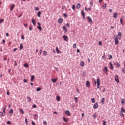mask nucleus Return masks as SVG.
<instances>
[{
  "label": "nucleus",
  "instance_id": "nucleus-1",
  "mask_svg": "<svg viewBox=\"0 0 125 125\" xmlns=\"http://www.w3.org/2000/svg\"><path fill=\"white\" fill-rule=\"evenodd\" d=\"M95 83H97V88H99L100 86V79H97V81L95 80Z\"/></svg>",
  "mask_w": 125,
  "mask_h": 125
},
{
  "label": "nucleus",
  "instance_id": "nucleus-2",
  "mask_svg": "<svg viewBox=\"0 0 125 125\" xmlns=\"http://www.w3.org/2000/svg\"><path fill=\"white\" fill-rule=\"evenodd\" d=\"M114 38L115 40V44H118L119 43V40H118V35H114Z\"/></svg>",
  "mask_w": 125,
  "mask_h": 125
},
{
  "label": "nucleus",
  "instance_id": "nucleus-3",
  "mask_svg": "<svg viewBox=\"0 0 125 125\" xmlns=\"http://www.w3.org/2000/svg\"><path fill=\"white\" fill-rule=\"evenodd\" d=\"M103 71L105 75L108 74V67H107V66H104V68L103 69Z\"/></svg>",
  "mask_w": 125,
  "mask_h": 125
},
{
  "label": "nucleus",
  "instance_id": "nucleus-4",
  "mask_svg": "<svg viewBox=\"0 0 125 125\" xmlns=\"http://www.w3.org/2000/svg\"><path fill=\"white\" fill-rule=\"evenodd\" d=\"M5 115V108H4L3 109L2 112L0 111V116H1V117H4Z\"/></svg>",
  "mask_w": 125,
  "mask_h": 125
},
{
  "label": "nucleus",
  "instance_id": "nucleus-5",
  "mask_svg": "<svg viewBox=\"0 0 125 125\" xmlns=\"http://www.w3.org/2000/svg\"><path fill=\"white\" fill-rule=\"evenodd\" d=\"M115 81L117 83H120V80H119V76L115 75Z\"/></svg>",
  "mask_w": 125,
  "mask_h": 125
},
{
  "label": "nucleus",
  "instance_id": "nucleus-6",
  "mask_svg": "<svg viewBox=\"0 0 125 125\" xmlns=\"http://www.w3.org/2000/svg\"><path fill=\"white\" fill-rule=\"evenodd\" d=\"M93 108L94 109H97V108H98V104L97 103H96L94 104Z\"/></svg>",
  "mask_w": 125,
  "mask_h": 125
},
{
  "label": "nucleus",
  "instance_id": "nucleus-7",
  "mask_svg": "<svg viewBox=\"0 0 125 125\" xmlns=\"http://www.w3.org/2000/svg\"><path fill=\"white\" fill-rule=\"evenodd\" d=\"M58 22H59V24H62V23H63V19L62 18L59 19Z\"/></svg>",
  "mask_w": 125,
  "mask_h": 125
},
{
  "label": "nucleus",
  "instance_id": "nucleus-8",
  "mask_svg": "<svg viewBox=\"0 0 125 125\" xmlns=\"http://www.w3.org/2000/svg\"><path fill=\"white\" fill-rule=\"evenodd\" d=\"M62 29H63V31H64V33H67V31H68V29H67L66 26L63 25L62 27Z\"/></svg>",
  "mask_w": 125,
  "mask_h": 125
},
{
  "label": "nucleus",
  "instance_id": "nucleus-9",
  "mask_svg": "<svg viewBox=\"0 0 125 125\" xmlns=\"http://www.w3.org/2000/svg\"><path fill=\"white\" fill-rule=\"evenodd\" d=\"M117 17H118V13H117V12H115L113 16V18H115V19H117Z\"/></svg>",
  "mask_w": 125,
  "mask_h": 125
},
{
  "label": "nucleus",
  "instance_id": "nucleus-10",
  "mask_svg": "<svg viewBox=\"0 0 125 125\" xmlns=\"http://www.w3.org/2000/svg\"><path fill=\"white\" fill-rule=\"evenodd\" d=\"M62 38H63L64 42H67V39H68V36H67L66 35H63L62 36Z\"/></svg>",
  "mask_w": 125,
  "mask_h": 125
},
{
  "label": "nucleus",
  "instance_id": "nucleus-11",
  "mask_svg": "<svg viewBox=\"0 0 125 125\" xmlns=\"http://www.w3.org/2000/svg\"><path fill=\"white\" fill-rule=\"evenodd\" d=\"M15 7V4H13L12 5V6L10 8V11H12L13 10V9H14V8Z\"/></svg>",
  "mask_w": 125,
  "mask_h": 125
},
{
  "label": "nucleus",
  "instance_id": "nucleus-12",
  "mask_svg": "<svg viewBox=\"0 0 125 125\" xmlns=\"http://www.w3.org/2000/svg\"><path fill=\"white\" fill-rule=\"evenodd\" d=\"M65 115H66V116H71L70 111L69 110H66L65 111Z\"/></svg>",
  "mask_w": 125,
  "mask_h": 125
},
{
  "label": "nucleus",
  "instance_id": "nucleus-13",
  "mask_svg": "<svg viewBox=\"0 0 125 125\" xmlns=\"http://www.w3.org/2000/svg\"><path fill=\"white\" fill-rule=\"evenodd\" d=\"M56 51L57 53V54H59V53H61V52L59 50V49H58V47H56Z\"/></svg>",
  "mask_w": 125,
  "mask_h": 125
},
{
  "label": "nucleus",
  "instance_id": "nucleus-14",
  "mask_svg": "<svg viewBox=\"0 0 125 125\" xmlns=\"http://www.w3.org/2000/svg\"><path fill=\"white\" fill-rule=\"evenodd\" d=\"M109 65L110 66V70H113L114 69V66H113V64L110 62H109Z\"/></svg>",
  "mask_w": 125,
  "mask_h": 125
},
{
  "label": "nucleus",
  "instance_id": "nucleus-15",
  "mask_svg": "<svg viewBox=\"0 0 125 125\" xmlns=\"http://www.w3.org/2000/svg\"><path fill=\"white\" fill-rule=\"evenodd\" d=\"M87 19H88L89 23H91L92 22V19H91V18H90V17L88 16L87 17Z\"/></svg>",
  "mask_w": 125,
  "mask_h": 125
},
{
  "label": "nucleus",
  "instance_id": "nucleus-16",
  "mask_svg": "<svg viewBox=\"0 0 125 125\" xmlns=\"http://www.w3.org/2000/svg\"><path fill=\"white\" fill-rule=\"evenodd\" d=\"M118 36H119L118 40H121V39H122V33L121 32H119Z\"/></svg>",
  "mask_w": 125,
  "mask_h": 125
},
{
  "label": "nucleus",
  "instance_id": "nucleus-17",
  "mask_svg": "<svg viewBox=\"0 0 125 125\" xmlns=\"http://www.w3.org/2000/svg\"><path fill=\"white\" fill-rule=\"evenodd\" d=\"M76 8L77 9H80L81 8V4H80L79 3H77V6H76Z\"/></svg>",
  "mask_w": 125,
  "mask_h": 125
},
{
  "label": "nucleus",
  "instance_id": "nucleus-18",
  "mask_svg": "<svg viewBox=\"0 0 125 125\" xmlns=\"http://www.w3.org/2000/svg\"><path fill=\"white\" fill-rule=\"evenodd\" d=\"M32 21L34 26H36V21L35 20V19H32Z\"/></svg>",
  "mask_w": 125,
  "mask_h": 125
},
{
  "label": "nucleus",
  "instance_id": "nucleus-19",
  "mask_svg": "<svg viewBox=\"0 0 125 125\" xmlns=\"http://www.w3.org/2000/svg\"><path fill=\"white\" fill-rule=\"evenodd\" d=\"M34 80H35V76L32 75L31 78V82H33Z\"/></svg>",
  "mask_w": 125,
  "mask_h": 125
},
{
  "label": "nucleus",
  "instance_id": "nucleus-20",
  "mask_svg": "<svg viewBox=\"0 0 125 125\" xmlns=\"http://www.w3.org/2000/svg\"><path fill=\"white\" fill-rule=\"evenodd\" d=\"M80 65L81 67H83V66H84V62H83V61H81L80 62Z\"/></svg>",
  "mask_w": 125,
  "mask_h": 125
},
{
  "label": "nucleus",
  "instance_id": "nucleus-21",
  "mask_svg": "<svg viewBox=\"0 0 125 125\" xmlns=\"http://www.w3.org/2000/svg\"><path fill=\"white\" fill-rule=\"evenodd\" d=\"M92 117H93V119H96V118H97V115H96V114L94 113L92 115Z\"/></svg>",
  "mask_w": 125,
  "mask_h": 125
},
{
  "label": "nucleus",
  "instance_id": "nucleus-22",
  "mask_svg": "<svg viewBox=\"0 0 125 125\" xmlns=\"http://www.w3.org/2000/svg\"><path fill=\"white\" fill-rule=\"evenodd\" d=\"M86 86H88L89 85H90V82H89V81H86Z\"/></svg>",
  "mask_w": 125,
  "mask_h": 125
},
{
  "label": "nucleus",
  "instance_id": "nucleus-23",
  "mask_svg": "<svg viewBox=\"0 0 125 125\" xmlns=\"http://www.w3.org/2000/svg\"><path fill=\"white\" fill-rule=\"evenodd\" d=\"M41 14H42V12H41V11H38V13H37V16H38L39 17H41Z\"/></svg>",
  "mask_w": 125,
  "mask_h": 125
},
{
  "label": "nucleus",
  "instance_id": "nucleus-24",
  "mask_svg": "<svg viewBox=\"0 0 125 125\" xmlns=\"http://www.w3.org/2000/svg\"><path fill=\"white\" fill-rule=\"evenodd\" d=\"M37 29H38L40 31H42V26H41L40 25L37 26Z\"/></svg>",
  "mask_w": 125,
  "mask_h": 125
},
{
  "label": "nucleus",
  "instance_id": "nucleus-25",
  "mask_svg": "<svg viewBox=\"0 0 125 125\" xmlns=\"http://www.w3.org/2000/svg\"><path fill=\"white\" fill-rule=\"evenodd\" d=\"M51 81L52 83H55L56 82H57V79H52Z\"/></svg>",
  "mask_w": 125,
  "mask_h": 125
},
{
  "label": "nucleus",
  "instance_id": "nucleus-26",
  "mask_svg": "<svg viewBox=\"0 0 125 125\" xmlns=\"http://www.w3.org/2000/svg\"><path fill=\"white\" fill-rule=\"evenodd\" d=\"M107 7V4L105 3L103 6H102V8L103 9H105Z\"/></svg>",
  "mask_w": 125,
  "mask_h": 125
},
{
  "label": "nucleus",
  "instance_id": "nucleus-27",
  "mask_svg": "<svg viewBox=\"0 0 125 125\" xmlns=\"http://www.w3.org/2000/svg\"><path fill=\"white\" fill-rule=\"evenodd\" d=\"M23 66L25 68H28V67H29V64L28 63H24Z\"/></svg>",
  "mask_w": 125,
  "mask_h": 125
},
{
  "label": "nucleus",
  "instance_id": "nucleus-28",
  "mask_svg": "<svg viewBox=\"0 0 125 125\" xmlns=\"http://www.w3.org/2000/svg\"><path fill=\"white\" fill-rule=\"evenodd\" d=\"M104 101H105V98H103L101 100V103L104 104Z\"/></svg>",
  "mask_w": 125,
  "mask_h": 125
},
{
  "label": "nucleus",
  "instance_id": "nucleus-29",
  "mask_svg": "<svg viewBox=\"0 0 125 125\" xmlns=\"http://www.w3.org/2000/svg\"><path fill=\"white\" fill-rule=\"evenodd\" d=\"M9 114H13V109H12V108H11L10 109V110H9Z\"/></svg>",
  "mask_w": 125,
  "mask_h": 125
},
{
  "label": "nucleus",
  "instance_id": "nucleus-30",
  "mask_svg": "<svg viewBox=\"0 0 125 125\" xmlns=\"http://www.w3.org/2000/svg\"><path fill=\"white\" fill-rule=\"evenodd\" d=\"M56 99L57 101H60V97L59 96H57L56 97Z\"/></svg>",
  "mask_w": 125,
  "mask_h": 125
},
{
  "label": "nucleus",
  "instance_id": "nucleus-31",
  "mask_svg": "<svg viewBox=\"0 0 125 125\" xmlns=\"http://www.w3.org/2000/svg\"><path fill=\"white\" fill-rule=\"evenodd\" d=\"M20 49H23V44L22 43L20 44Z\"/></svg>",
  "mask_w": 125,
  "mask_h": 125
},
{
  "label": "nucleus",
  "instance_id": "nucleus-32",
  "mask_svg": "<svg viewBox=\"0 0 125 125\" xmlns=\"http://www.w3.org/2000/svg\"><path fill=\"white\" fill-rule=\"evenodd\" d=\"M36 90L37 91H41V90H42V88H40V87H37V89H36Z\"/></svg>",
  "mask_w": 125,
  "mask_h": 125
},
{
  "label": "nucleus",
  "instance_id": "nucleus-33",
  "mask_svg": "<svg viewBox=\"0 0 125 125\" xmlns=\"http://www.w3.org/2000/svg\"><path fill=\"white\" fill-rule=\"evenodd\" d=\"M81 15H82V16H84L85 15H84V12L83 11V10H82L81 11Z\"/></svg>",
  "mask_w": 125,
  "mask_h": 125
},
{
  "label": "nucleus",
  "instance_id": "nucleus-34",
  "mask_svg": "<svg viewBox=\"0 0 125 125\" xmlns=\"http://www.w3.org/2000/svg\"><path fill=\"white\" fill-rule=\"evenodd\" d=\"M92 103H95V99L94 98L91 99Z\"/></svg>",
  "mask_w": 125,
  "mask_h": 125
},
{
  "label": "nucleus",
  "instance_id": "nucleus-35",
  "mask_svg": "<svg viewBox=\"0 0 125 125\" xmlns=\"http://www.w3.org/2000/svg\"><path fill=\"white\" fill-rule=\"evenodd\" d=\"M72 9L73 10H75V9H76V6H75V4L72 5Z\"/></svg>",
  "mask_w": 125,
  "mask_h": 125
},
{
  "label": "nucleus",
  "instance_id": "nucleus-36",
  "mask_svg": "<svg viewBox=\"0 0 125 125\" xmlns=\"http://www.w3.org/2000/svg\"><path fill=\"white\" fill-rule=\"evenodd\" d=\"M20 112H21V114H24V110H23L22 109H20Z\"/></svg>",
  "mask_w": 125,
  "mask_h": 125
},
{
  "label": "nucleus",
  "instance_id": "nucleus-37",
  "mask_svg": "<svg viewBox=\"0 0 125 125\" xmlns=\"http://www.w3.org/2000/svg\"><path fill=\"white\" fill-rule=\"evenodd\" d=\"M63 121H64L65 123H67L68 122V120L65 118V117H63Z\"/></svg>",
  "mask_w": 125,
  "mask_h": 125
},
{
  "label": "nucleus",
  "instance_id": "nucleus-38",
  "mask_svg": "<svg viewBox=\"0 0 125 125\" xmlns=\"http://www.w3.org/2000/svg\"><path fill=\"white\" fill-rule=\"evenodd\" d=\"M27 99H28V101H29V102H31V101H32V99H31V97H28L27 98Z\"/></svg>",
  "mask_w": 125,
  "mask_h": 125
},
{
  "label": "nucleus",
  "instance_id": "nucleus-39",
  "mask_svg": "<svg viewBox=\"0 0 125 125\" xmlns=\"http://www.w3.org/2000/svg\"><path fill=\"white\" fill-rule=\"evenodd\" d=\"M25 122L26 125H28V119L27 118L25 119Z\"/></svg>",
  "mask_w": 125,
  "mask_h": 125
},
{
  "label": "nucleus",
  "instance_id": "nucleus-40",
  "mask_svg": "<svg viewBox=\"0 0 125 125\" xmlns=\"http://www.w3.org/2000/svg\"><path fill=\"white\" fill-rule=\"evenodd\" d=\"M43 125H47V122H46V121H43Z\"/></svg>",
  "mask_w": 125,
  "mask_h": 125
},
{
  "label": "nucleus",
  "instance_id": "nucleus-41",
  "mask_svg": "<svg viewBox=\"0 0 125 125\" xmlns=\"http://www.w3.org/2000/svg\"><path fill=\"white\" fill-rule=\"evenodd\" d=\"M33 117H34V119H37V117H38V115L37 114H34L33 115Z\"/></svg>",
  "mask_w": 125,
  "mask_h": 125
},
{
  "label": "nucleus",
  "instance_id": "nucleus-42",
  "mask_svg": "<svg viewBox=\"0 0 125 125\" xmlns=\"http://www.w3.org/2000/svg\"><path fill=\"white\" fill-rule=\"evenodd\" d=\"M125 99H122L121 101L122 104H125Z\"/></svg>",
  "mask_w": 125,
  "mask_h": 125
},
{
  "label": "nucleus",
  "instance_id": "nucleus-43",
  "mask_svg": "<svg viewBox=\"0 0 125 125\" xmlns=\"http://www.w3.org/2000/svg\"><path fill=\"white\" fill-rule=\"evenodd\" d=\"M73 48H76L77 47V44L76 43H74L73 45Z\"/></svg>",
  "mask_w": 125,
  "mask_h": 125
},
{
  "label": "nucleus",
  "instance_id": "nucleus-44",
  "mask_svg": "<svg viewBox=\"0 0 125 125\" xmlns=\"http://www.w3.org/2000/svg\"><path fill=\"white\" fill-rule=\"evenodd\" d=\"M6 124L7 125H11V122L10 121H7Z\"/></svg>",
  "mask_w": 125,
  "mask_h": 125
},
{
  "label": "nucleus",
  "instance_id": "nucleus-45",
  "mask_svg": "<svg viewBox=\"0 0 125 125\" xmlns=\"http://www.w3.org/2000/svg\"><path fill=\"white\" fill-rule=\"evenodd\" d=\"M66 25L67 26V27H68V28H70V23H67Z\"/></svg>",
  "mask_w": 125,
  "mask_h": 125
},
{
  "label": "nucleus",
  "instance_id": "nucleus-46",
  "mask_svg": "<svg viewBox=\"0 0 125 125\" xmlns=\"http://www.w3.org/2000/svg\"><path fill=\"white\" fill-rule=\"evenodd\" d=\"M74 99L75 100V102L78 103V98L77 97L74 98Z\"/></svg>",
  "mask_w": 125,
  "mask_h": 125
},
{
  "label": "nucleus",
  "instance_id": "nucleus-47",
  "mask_svg": "<svg viewBox=\"0 0 125 125\" xmlns=\"http://www.w3.org/2000/svg\"><path fill=\"white\" fill-rule=\"evenodd\" d=\"M43 53L44 54V55H46L47 54V52H46V51H43Z\"/></svg>",
  "mask_w": 125,
  "mask_h": 125
},
{
  "label": "nucleus",
  "instance_id": "nucleus-48",
  "mask_svg": "<svg viewBox=\"0 0 125 125\" xmlns=\"http://www.w3.org/2000/svg\"><path fill=\"white\" fill-rule=\"evenodd\" d=\"M3 21H4L3 19H0V24H1V23H2Z\"/></svg>",
  "mask_w": 125,
  "mask_h": 125
},
{
  "label": "nucleus",
  "instance_id": "nucleus-49",
  "mask_svg": "<svg viewBox=\"0 0 125 125\" xmlns=\"http://www.w3.org/2000/svg\"><path fill=\"white\" fill-rule=\"evenodd\" d=\"M121 111H122V112H123V113H125V110L124 109V108L123 107L121 108Z\"/></svg>",
  "mask_w": 125,
  "mask_h": 125
},
{
  "label": "nucleus",
  "instance_id": "nucleus-50",
  "mask_svg": "<svg viewBox=\"0 0 125 125\" xmlns=\"http://www.w3.org/2000/svg\"><path fill=\"white\" fill-rule=\"evenodd\" d=\"M122 72L124 73V74H125V68H122Z\"/></svg>",
  "mask_w": 125,
  "mask_h": 125
},
{
  "label": "nucleus",
  "instance_id": "nucleus-51",
  "mask_svg": "<svg viewBox=\"0 0 125 125\" xmlns=\"http://www.w3.org/2000/svg\"><path fill=\"white\" fill-rule=\"evenodd\" d=\"M35 9L36 11H38V10H39L40 9L39 8V7H36Z\"/></svg>",
  "mask_w": 125,
  "mask_h": 125
},
{
  "label": "nucleus",
  "instance_id": "nucleus-52",
  "mask_svg": "<svg viewBox=\"0 0 125 125\" xmlns=\"http://www.w3.org/2000/svg\"><path fill=\"white\" fill-rule=\"evenodd\" d=\"M99 45H102V42L101 41H99Z\"/></svg>",
  "mask_w": 125,
  "mask_h": 125
},
{
  "label": "nucleus",
  "instance_id": "nucleus-53",
  "mask_svg": "<svg viewBox=\"0 0 125 125\" xmlns=\"http://www.w3.org/2000/svg\"><path fill=\"white\" fill-rule=\"evenodd\" d=\"M33 108H37V105L36 104H33L32 106Z\"/></svg>",
  "mask_w": 125,
  "mask_h": 125
},
{
  "label": "nucleus",
  "instance_id": "nucleus-54",
  "mask_svg": "<svg viewBox=\"0 0 125 125\" xmlns=\"http://www.w3.org/2000/svg\"><path fill=\"white\" fill-rule=\"evenodd\" d=\"M65 7H66L65 5L62 6V9H65Z\"/></svg>",
  "mask_w": 125,
  "mask_h": 125
},
{
  "label": "nucleus",
  "instance_id": "nucleus-55",
  "mask_svg": "<svg viewBox=\"0 0 125 125\" xmlns=\"http://www.w3.org/2000/svg\"><path fill=\"white\" fill-rule=\"evenodd\" d=\"M103 125H106V121H105V120L103 121Z\"/></svg>",
  "mask_w": 125,
  "mask_h": 125
},
{
  "label": "nucleus",
  "instance_id": "nucleus-56",
  "mask_svg": "<svg viewBox=\"0 0 125 125\" xmlns=\"http://www.w3.org/2000/svg\"><path fill=\"white\" fill-rule=\"evenodd\" d=\"M6 94H7V95H10V93L9 92V91H7Z\"/></svg>",
  "mask_w": 125,
  "mask_h": 125
},
{
  "label": "nucleus",
  "instance_id": "nucleus-57",
  "mask_svg": "<svg viewBox=\"0 0 125 125\" xmlns=\"http://www.w3.org/2000/svg\"><path fill=\"white\" fill-rule=\"evenodd\" d=\"M90 4L91 5H92V6L93 5V2L92 1H91L90 2Z\"/></svg>",
  "mask_w": 125,
  "mask_h": 125
},
{
  "label": "nucleus",
  "instance_id": "nucleus-58",
  "mask_svg": "<svg viewBox=\"0 0 125 125\" xmlns=\"http://www.w3.org/2000/svg\"><path fill=\"white\" fill-rule=\"evenodd\" d=\"M113 58V56L112 55H110L109 57V59H112Z\"/></svg>",
  "mask_w": 125,
  "mask_h": 125
},
{
  "label": "nucleus",
  "instance_id": "nucleus-59",
  "mask_svg": "<svg viewBox=\"0 0 125 125\" xmlns=\"http://www.w3.org/2000/svg\"><path fill=\"white\" fill-rule=\"evenodd\" d=\"M31 123L32 125H36V124H35V122H34V121H32Z\"/></svg>",
  "mask_w": 125,
  "mask_h": 125
},
{
  "label": "nucleus",
  "instance_id": "nucleus-60",
  "mask_svg": "<svg viewBox=\"0 0 125 125\" xmlns=\"http://www.w3.org/2000/svg\"><path fill=\"white\" fill-rule=\"evenodd\" d=\"M117 67H120V66H121L119 62L117 63Z\"/></svg>",
  "mask_w": 125,
  "mask_h": 125
},
{
  "label": "nucleus",
  "instance_id": "nucleus-61",
  "mask_svg": "<svg viewBox=\"0 0 125 125\" xmlns=\"http://www.w3.org/2000/svg\"><path fill=\"white\" fill-rule=\"evenodd\" d=\"M63 15L64 17H67V14L66 13H64Z\"/></svg>",
  "mask_w": 125,
  "mask_h": 125
},
{
  "label": "nucleus",
  "instance_id": "nucleus-62",
  "mask_svg": "<svg viewBox=\"0 0 125 125\" xmlns=\"http://www.w3.org/2000/svg\"><path fill=\"white\" fill-rule=\"evenodd\" d=\"M21 39L25 40V38L24 37V36L23 35L21 36Z\"/></svg>",
  "mask_w": 125,
  "mask_h": 125
},
{
  "label": "nucleus",
  "instance_id": "nucleus-63",
  "mask_svg": "<svg viewBox=\"0 0 125 125\" xmlns=\"http://www.w3.org/2000/svg\"><path fill=\"white\" fill-rule=\"evenodd\" d=\"M23 83H27V80L26 79H23Z\"/></svg>",
  "mask_w": 125,
  "mask_h": 125
},
{
  "label": "nucleus",
  "instance_id": "nucleus-64",
  "mask_svg": "<svg viewBox=\"0 0 125 125\" xmlns=\"http://www.w3.org/2000/svg\"><path fill=\"white\" fill-rule=\"evenodd\" d=\"M120 23L123 24V20H122V19H120Z\"/></svg>",
  "mask_w": 125,
  "mask_h": 125
}]
</instances>
